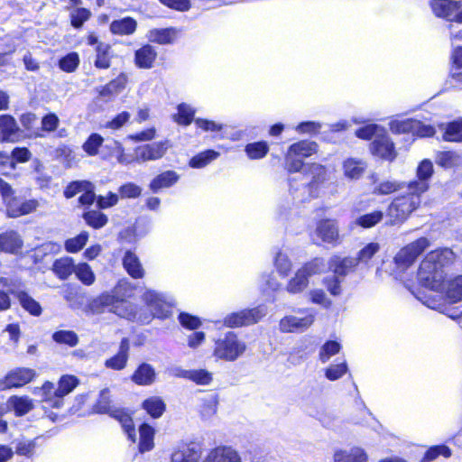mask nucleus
Segmentation results:
<instances>
[{
	"label": "nucleus",
	"mask_w": 462,
	"mask_h": 462,
	"mask_svg": "<svg viewBox=\"0 0 462 462\" xmlns=\"http://www.w3.org/2000/svg\"><path fill=\"white\" fill-rule=\"evenodd\" d=\"M301 316L286 315L279 321V329L282 333H302L315 321L316 312L313 310H300Z\"/></svg>",
	"instance_id": "obj_12"
},
{
	"label": "nucleus",
	"mask_w": 462,
	"mask_h": 462,
	"mask_svg": "<svg viewBox=\"0 0 462 462\" xmlns=\"http://www.w3.org/2000/svg\"><path fill=\"white\" fill-rule=\"evenodd\" d=\"M23 246V241L19 233L14 229H8L0 233V251L17 254Z\"/></svg>",
	"instance_id": "obj_32"
},
{
	"label": "nucleus",
	"mask_w": 462,
	"mask_h": 462,
	"mask_svg": "<svg viewBox=\"0 0 462 462\" xmlns=\"http://www.w3.org/2000/svg\"><path fill=\"white\" fill-rule=\"evenodd\" d=\"M92 16V13L89 8L87 7H75L69 13V22L72 28L75 30H80L86 22H88Z\"/></svg>",
	"instance_id": "obj_64"
},
{
	"label": "nucleus",
	"mask_w": 462,
	"mask_h": 462,
	"mask_svg": "<svg viewBox=\"0 0 462 462\" xmlns=\"http://www.w3.org/2000/svg\"><path fill=\"white\" fill-rule=\"evenodd\" d=\"M175 27L153 28L149 31V40L152 42L168 45L172 44L177 37Z\"/></svg>",
	"instance_id": "obj_45"
},
{
	"label": "nucleus",
	"mask_w": 462,
	"mask_h": 462,
	"mask_svg": "<svg viewBox=\"0 0 462 462\" xmlns=\"http://www.w3.org/2000/svg\"><path fill=\"white\" fill-rule=\"evenodd\" d=\"M180 180V174L173 170L164 171L154 176L149 182V190L158 194L164 189L173 187Z\"/></svg>",
	"instance_id": "obj_27"
},
{
	"label": "nucleus",
	"mask_w": 462,
	"mask_h": 462,
	"mask_svg": "<svg viewBox=\"0 0 462 462\" xmlns=\"http://www.w3.org/2000/svg\"><path fill=\"white\" fill-rule=\"evenodd\" d=\"M246 347V344L238 338L236 332L228 331L223 338L215 341L213 356L226 362H234L244 355Z\"/></svg>",
	"instance_id": "obj_5"
},
{
	"label": "nucleus",
	"mask_w": 462,
	"mask_h": 462,
	"mask_svg": "<svg viewBox=\"0 0 462 462\" xmlns=\"http://www.w3.org/2000/svg\"><path fill=\"white\" fill-rule=\"evenodd\" d=\"M157 56L156 48L150 43H144L134 51V62L138 69H150L154 66Z\"/></svg>",
	"instance_id": "obj_26"
},
{
	"label": "nucleus",
	"mask_w": 462,
	"mask_h": 462,
	"mask_svg": "<svg viewBox=\"0 0 462 462\" xmlns=\"http://www.w3.org/2000/svg\"><path fill=\"white\" fill-rule=\"evenodd\" d=\"M113 415V419L116 420L120 423L127 439L134 443L136 441V433L132 412H130L126 408H119Z\"/></svg>",
	"instance_id": "obj_40"
},
{
	"label": "nucleus",
	"mask_w": 462,
	"mask_h": 462,
	"mask_svg": "<svg viewBox=\"0 0 462 462\" xmlns=\"http://www.w3.org/2000/svg\"><path fill=\"white\" fill-rule=\"evenodd\" d=\"M118 310L116 296L110 291H103L96 297L89 298L85 305L86 313L91 315H98L106 311L117 313Z\"/></svg>",
	"instance_id": "obj_16"
},
{
	"label": "nucleus",
	"mask_w": 462,
	"mask_h": 462,
	"mask_svg": "<svg viewBox=\"0 0 462 462\" xmlns=\"http://www.w3.org/2000/svg\"><path fill=\"white\" fill-rule=\"evenodd\" d=\"M388 125L390 131L394 134H411L412 142L416 138L432 137L437 134L435 126L430 124H424L420 120L412 117L392 119Z\"/></svg>",
	"instance_id": "obj_6"
},
{
	"label": "nucleus",
	"mask_w": 462,
	"mask_h": 462,
	"mask_svg": "<svg viewBox=\"0 0 462 462\" xmlns=\"http://www.w3.org/2000/svg\"><path fill=\"white\" fill-rule=\"evenodd\" d=\"M202 462H242V458L232 447L221 445L210 449Z\"/></svg>",
	"instance_id": "obj_30"
},
{
	"label": "nucleus",
	"mask_w": 462,
	"mask_h": 462,
	"mask_svg": "<svg viewBox=\"0 0 462 462\" xmlns=\"http://www.w3.org/2000/svg\"><path fill=\"white\" fill-rule=\"evenodd\" d=\"M342 349L341 342L337 338L329 337L319 348V358L321 363H327L332 356L338 354Z\"/></svg>",
	"instance_id": "obj_57"
},
{
	"label": "nucleus",
	"mask_w": 462,
	"mask_h": 462,
	"mask_svg": "<svg viewBox=\"0 0 462 462\" xmlns=\"http://www.w3.org/2000/svg\"><path fill=\"white\" fill-rule=\"evenodd\" d=\"M143 301L155 314L156 319L165 320L172 315L176 301L172 295L152 289H146L142 295Z\"/></svg>",
	"instance_id": "obj_7"
},
{
	"label": "nucleus",
	"mask_w": 462,
	"mask_h": 462,
	"mask_svg": "<svg viewBox=\"0 0 462 462\" xmlns=\"http://www.w3.org/2000/svg\"><path fill=\"white\" fill-rule=\"evenodd\" d=\"M37 376L36 370L30 367L19 366L11 369L0 379V392L23 387L33 382Z\"/></svg>",
	"instance_id": "obj_10"
},
{
	"label": "nucleus",
	"mask_w": 462,
	"mask_h": 462,
	"mask_svg": "<svg viewBox=\"0 0 462 462\" xmlns=\"http://www.w3.org/2000/svg\"><path fill=\"white\" fill-rule=\"evenodd\" d=\"M450 64L449 79L445 82V90L454 87L453 81L462 84V46L453 48Z\"/></svg>",
	"instance_id": "obj_33"
},
{
	"label": "nucleus",
	"mask_w": 462,
	"mask_h": 462,
	"mask_svg": "<svg viewBox=\"0 0 462 462\" xmlns=\"http://www.w3.org/2000/svg\"><path fill=\"white\" fill-rule=\"evenodd\" d=\"M130 339L124 337L119 343L117 352L105 360V366L115 371H121L127 365L130 352Z\"/></svg>",
	"instance_id": "obj_25"
},
{
	"label": "nucleus",
	"mask_w": 462,
	"mask_h": 462,
	"mask_svg": "<svg viewBox=\"0 0 462 462\" xmlns=\"http://www.w3.org/2000/svg\"><path fill=\"white\" fill-rule=\"evenodd\" d=\"M88 239L89 233L86 230H82L75 236L64 241V249L69 254L79 253L85 247Z\"/></svg>",
	"instance_id": "obj_61"
},
{
	"label": "nucleus",
	"mask_w": 462,
	"mask_h": 462,
	"mask_svg": "<svg viewBox=\"0 0 462 462\" xmlns=\"http://www.w3.org/2000/svg\"><path fill=\"white\" fill-rule=\"evenodd\" d=\"M142 287L140 282H132L127 278L120 279L114 286L110 292L116 296V303L119 307H123L129 299L135 296V291Z\"/></svg>",
	"instance_id": "obj_23"
},
{
	"label": "nucleus",
	"mask_w": 462,
	"mask_h": 462,
	"mask_svg": "<svg viewBox=\"0 0 462 462\" xmlns=\"http://www.w3.org/2000/svg\"><path fill=\"white\" fill-rule=\"evenodd\" d=\"M80 63V57L77 51H69L58 58L56 66L63 72L72 73L77 70Z\"/></svg>",
	"instance_id": "obj_54"
},
{
	"label": "nucleus",
	"mask_w": 462,
	"mask_h": 462,
	"mask_svg": "<svg viewBox=\"0 0 462 462\" xmlns=\"http://www.w3.org/2000/svg\"><path fill=\"white\" fill-rule=\"evenodd\" d=\"M307 277L310 278L317 274L328 272V261L323 257H314L303 263L300 268Z\"/></svg>",
	"instance_id": "obj_58"
},
{
	"label": "nucleus",
	"mask_w": 462,
	"mask_h": 462,
	"mask_svg": "<svg viewBox=\"0 0 462 462\" xmlns=\"http://www.w3.org/2000/svg\"><path fill=\"white\" fill-rule=\"evenodd\" d=\"M366 169V163L358 158H347L343 162L344 175L348 180H358Z\"/></svg>",
	"instance_id": "obj_46"
},
{
	"label": "nucleus",
	"mask_w": 462,
	"mask_h": 462,
	"mask_svg": "<svg viewBox=\"0 0 462 462\" xmlns=\"http://www.w3.org/2000/svg\"><path fill=\"white\" fill-rule=\"evenodd\" d=\"M157 375L158 374L152 365L142 361L130 375V380L139 386H150L155 383Z\"/></svg>",
	"instance_id": "obj_24"
},
{
	"label": "nucleus",
	"mask_w": 462,
	"mask_h": 462,
	"mask_svg": "<svg viewBox=\"0 0 462 462\" xmlns=\"http://www.w3.org/2000/svg\"><path fill=\"white\" fill-rule=\"evenodd\" d=\"M420 196L409 191L407 195L395 198L387 208L386 215L390 220L386 225L394 226L404 222L420 206Z\"/></svg>",
	"instance_id": "obj_4"
},
{
	"label": "nucleus",
	"mask_w": 462,
	"mask_h": 462,
	"mask_svg": "<svg viewBox=\"0 0 462 462\" xmlns=\"http://www.w3.org/2000/svg\"><path fill=\"white\" fill-rule=\"evenodd\" d=\"M455 259L449 248H439L426 255L420 263L417 278L422 287L440 292L446 300L457 303L462 300V274L448 278L445 268Z\"/></svg>",
	"instance_id": "obj_2"
},
{
	"label": "nucleus",
	"mask_w": 462,
	"mask_h": 462,
	"mask_svg": "<svg viewBox=\"0 0 462 462\" xmlns=\"http://www.w3.org/2000/svg\"><path fill=\"white\" fill-rule=\"evenodd\" d=\"M310 283V278L300 270H297L294 276L290 279L286 286L289 293L296 294L303 291Z\"/></svg>",
	"instance_id": "obj_62"
},
{
	"label": "nucleus",
	"mask_w": 462,
	"mask_h": 462,
	"mask_svg": "<svg viewBox=\"0 0 462 462\" xmlns=\"http://www.w3.org/2000/svg\"><path fill=\"white\" fill-rule=\"evenodd\" d=\"M137 28V21L132 16H124L122 18L114 19L109 23V32L113 35L128 36L135 32Z\"/></svg>",
	"instance_id": "obj_38"
},
{
	"label": "nucleus",
	"mask_w": 462,
	"mask_h": 462,
	"mask_svg": "<svg viewBox=\"0 0 462 462\" xmlns=\"http://www.w3.org/2000/svg\"><path fill=\"white\" fill-rule=\"evenodd\" d=\"M220 156V152L215 149L208 148L189 160V166L192 169H202Z\"/></svg>",
	"instance_id": "obj_48"
},
{
	"label": "nucleus",
	"mask_w": 462,
	"mask_h": 462,
	"mask_svg": "<svg viewBox=\"0 0 462 462\" xmlns=\"http://www.w3.org/2000/svg\"><path fill=\"white\" fill-rule=\"evenodd\" d=\"M436 163L444 169L457 167L462 164V153L451 150L439 152L436 156Z\"/></svg>",
	"instance_id": "obj_52"
},
{
	"label": "nucleus",
	"mask_w": 462,
	"mask_h": 462,
	"mask_svg": "<svg viewBox=\"0 0 462 462\" xmlns=\"http://www.w3.org/2000/svg\"><path fill=\"white\" fill-rule=\"evenodd\" d=\"M417 260L418 258L411 252L410 248L405 245L394 256L393 262L396 268L400 272L404 273L413 265Z\"/></svg>",
	"instance_id": "obj_60"
},
{
	"label": "nucleus",
	"mask_w": 462,
	"mask_h": 462,
	"mask_svg": "<svg viewBox=\"0 0 462 462\" xmlns=\"http://www.w3.org/2000/svg\"><path fill=\"white\" fill-rule=\"evenodd\" d=\"M88 198L103 210L114 208L118 204L120 200L117 192H114L111 190L108 191L106 195L97 194L96 186L93 189L91 196Z\"/></svg>",
	"instance_id": "obj_49"
},
{
	"label": "nucleus",
	"mask_w": 462,
	"mask_h": 462,
	"mask_svg": "<svg viewBox=\"0 0 462 462\" xmlns=\"http://www.w3.org/2000/svg\"><path fill=\"white\" fill-rule=\"evenodd\" d=\"M270 151L269 143L265 140H259L248 143L244 149L250 160H260L264 158Z\"/></svg>",
	"instance_id": "obj_53"
},
{
	"label": "nucleus",
	"mask_w": 462,
	"mask_h": 462,
	"mask_svg": "<svg viewBox=\"0 0 462 462\" xmlns=\"http://www.w3.org/2000/svg\"><path fill=\"white\" fill-rule=\"evenodd\" d=\"M0 196L5 207L7 217L16 218L34 212L39 203L35 199L16 195L13 186L0 177Z\"/></svg>",
	"instance_id": "obj_3"
},
{
	"label": "nucleus",
	"mask_w": 462,
	"mask_h": 462,
	"mask_svg": "<svg viewBox=\"0 0 462 462\" xmlns=\"http://www.w3.org/2000/svg\"><path fill=\"white\" fill-rule=\"evenodd\" d=\"M15 299L20 306L33 317H39L42 313V307L39 301L33 299L29 292L23 289L21 291H15Z\"/></svg>",
	"instance_id": "obj_44"
},
{
	"label": "nucleus",
	"mask_w": 462,
	"mask_h": 462,
	"mask_svg": "<svg viewBox=\"0 0 462 462\" xmlns=\"http://www.w3.org/2000/svg\"><path fill=\"white\" fill-rule=\"evenodd\" d=\"M386 128L378 124H367L358 127L355 131V135L362 140L369 141L372 143V140H374L382 134V131Z\"/></svg>",
	"instance_id": "obj_63"
},
{
	"label": "nucleus",
	"mask_w": 462,
	"mask_h": 462,
	"mask_svg": "<svg viewBox=\"0 0 462 462\" xmlns=\"http://www.w3.org/2000/svg\"><path fill=\"white\" fill-rule=\"evenodd\" d=\"M177 112L171 115V119L178 125L187 127L192 123L195 124L197 110L189 104L181 102L176 106Z\"/></svg>",
	"instance_id": "obj_41"
},
{
	"label": "nucleus",
	"mask_w": 462,
	"mask_h": 462,
	"mask_svg": "<svg viewBox=\"0 0 462 462\" xmlns=\"http://www.w3.org/2000/svg\"><path fill=\"white\" fill-rule=\"evenodd\" d=\"M267 314V306L263 303L253 308H245L227 314L223 319L226 328H236L259 322Z\"/></svg>",
	"instance_id": "obj_8"
},
{
	"label": "nucleus",
	"mask_w": 462,
	"mask_h": 462,
	"mask_svg": "<svg viewBox=\"0 0 462 462\" xmlns=\"http://www.w3.org/2000/svg\"><path fill=\"white\" fill-rule=\"evenodd\" d=\"M78 208L81 209L79 217L88 227L99 230L108 224V216L88 198H81Z\"/></svg>",
	"instance_id": "obj_9"
},
{
	"label": "nucleus",
	"mask_w": 462,
	"mask_h": 462,
	"mask_svg": "<svg viewBox=\"0 0 462 462\" xmlns=\"http://www.w3.org/2000/svg\"><path fill=\"white\" fill-rule=\"evenodd\" d=\"M86 44L95 51L93 65L97 69H107L111 67L112 47L100 40L96 32H88L85 37Z\"/></svg>",
	"instance_id": "obj_11"
},
{
	"label": "nucleus",
	"mask_w": 462,
	"mask_h": 462,
	"mask_svg": "<svg viewBox=\"0 0 462 462\" xmlns=\"http://www.w3.org/2000/svg\"><path fill=\"white\" fill-rule=\"evenodd\" d=\"M79 383V378L74 374H62L58 381V387L50 397L51 407L60 409L63 405L65 396L72 393Z\"/></svg>",
	"instance_id": "obj_17"
},
{
	"label": "nucleus",
	"mask_w": 462,
	"mask_h": 462,
	"mask_svg": "<svg viewBox=\"0 0 462 462\" xmlns=\"http://www.w3.org/2000/svg\"><path fill=\"white\" fill-rule=\"evenodd\" d=\"M182 449L191 458L189 462H199L205 449L204 439L202 437H193L183 444Z\"/></svg>",
	"instance_id": "obj_51"
},
{
	"label": "nucleus",
	"mask_w": 462,
	"mask_h": 462,
	"mask_svg": "<svg viewBox=\"0 0 462 462\" xmlns=\"http://www.w3.org/2000/svg\"><path fill=\"white\" fill-rule=\"evenodd\" d=\"M451 456L452 449L447 445V443H439L429 447L419 462H433L439 457L448 458Z\"/></svg>",
	"instance_id": "obj_50"
},
{
	"label": "nucleus",
	"mask_w": 462,
	"mask_h": 462,
	"mask_svg": "<svg viewBox=\"0 0 462 462\" xmlns=\"http://www.w3.org/2000/svg\"><path fill=\"white\" fill-rule=\"evenodd\" d=\"M141 407L152 419H159L166 411V403L160 396H151L142 402Z\"/></svg>",
	"instance_id": "obj_47"
},
{
	"label": "nucleus",
	"mask_w": 462,
	"mask_h": 462,
	"mask_svg": "<svg viewBox=\"0 0 462 462\" xmlns=\"http://www.w3.org/2000/svg\"><path fill=\"white\" fill-rule=\"evenodd\" d=\"M60 125V119L55 112H48L41 118V125L34 130V138H46L54 134Z\"/></svg>",
	"instance_id": "obj_36"
},
{
	"label": "nucleus",
	"mask_w": 462,
	"mask_h": 462,
	"mask_svg": "<svg viewBox=\"0 0 462 462\" xmlns=\"http://www.w3.org/2000/svg\"><path fill=\"white\" fill-rule=\"evenodd\" d=\"M25 134L15 117L11 114L0 115V138L2 143H18Z\"/></svg>",
	"instance_id": "obj_18"
},
{
	"label": "nucleus",
	"mask_w": 462,
	"mask_h": 462,
	"mask_svg": "<svg viewBox=\"0 0 462 462\" xmlns=\"http://www.w3.org/2000/svg\"><path fill=\"white\" fill-rule=\"evenodd\" d=\"M434 173V166L430 159H423L418 164L416 177L408 183V189L419 195L430 189V182Z\"/></svg>",
	"instance_id": "obj_15"
},
{
	"label": "nucleus",
	"mask_w": 462,
	"mask_h": 462,
	"mask_svg": "<svg viewBox=\"0 0 462 462\" xmlns=\"http://www.w3.org/2000/svg\"><path fill=\"white\" fill-rule=\"evenodd\" d=\"M435 16L448 22L462 23V2L457 0H430Z\"/></svg>",
	"instance_id": "obj_13"
},
{
	"label": "nucleus",
	"mask_w": 462,
	"mask_h": 462,
	"mask_svg": "<svg viewBox=\"0 0 462 462\" xmlns=\"http://www.w3.org/2000/svg\"><path fill=\"white\" fill-rule=\"evenodd\" d=\"M76 266L77 264L72 257L63 256L54 260L51 271L60 280L65 281L74 273Z\"/></svg>",
	"instance_id": "obj_43"
},
{
	"label": "nucleus",
	"mask_w": 462,
	"mask_h": 462,
	"mask_svg": "<svg viewBox=\"0 0 462 462\" xmlns=\"http://www.w3.org/2000/svg\"><path fill=\"white\" fill-rule=\"evenodd\" d=\"M357 269V263L351 256H340L333 254L328 260V272L332 273L333 275H337L344 280L349 273H355Z\"/></svg>",
	"instance_id": "obj_21"
},
{
	"label": "nucleus",
	"mask_w": 462,
	"mask_h": 462,
	"mask_svg": "<svg viewBox=\"0 0 462 462\" xmlns=\"http://www.w3.org/2000/svg\"><path fill=\"white\" fill-rule=\"evenodd\" d=\"M385 213L382 209H375L368 213L359 215L354 221L356 226L367 229L379 224Z\"/></svg>",
	"instance_id": "obj_56"
},
{
	"label": "nucleus",
	"mask_w": 462,
	"mask_h": 462,
	"mask_svg": "<svg viewBox=\"0 0 462 462\" xmlns=\"http://www.w3.org/2000/svg\"><path fill=\"white\" fill-rule=\"evenodd\" d=\"M95 187V183L89 180H75L69 181L63 189V195L67 199L74 198L77 194L81 193L78 199V207L80 199L83 197H90Z\"/></svg>",
	"instance_id": "obj_29"
},
{
	"label": "nucleus",
	"mask_w": 462,
	"mask_h": 462,
	"mask_svg": "<svg viewBox=\"0 0 462 462\" xmlns=\"http://www.w3.org/2000/svg\"><path fill=\"white\" fill-rule=\"evenodd\" d=\"M51 339L58 345H65L69 347L76 346L79 338L74 330L70 329H57L51 334Z\"/></svg>",
	"instance_id": "obj_59"
},
{
	"label": "nucleus",
	"mask_w": 462,
	"mask_h": 462,
	"mask_svg": "<svg viewBox=\"0 0 462 462\" xmlns=\"http://www.w3.org/2000/svg\"><path fill=\"white\" fill-rule=\"evenodd\" d=\"M42 436H37L32 439H26L24 438L21 439H15L12 441L14 445V453L19 456H23L27 458H30L35 453V448L37 447V441L40 439Z\"/></svg>",
	"instance_id": "obj_55"
},
{
	"label": "nucleus",
	"mask_w": 462,
	"mask_h": 462,
	"mask_svg": "<svg viewBox=\"0 0 462 462\" xmlns=\"http://www.w3.org/2000/svg\"><path fill=\"white\" fill-rule=\"evenodd\" d=\"M369 151L371 154L383 161L393 162L398 156L395 143L389 135L387 130L382 131L372 143H369Z\"/></svg>",
	"instance_id": "obj_14"
},
{
	"label": "nucleus",
	"mask_w": 462,
	"mask_h": 462,
	"mask_svg": "<svg viewBox=\"0 0 462 462\" xmlns=\"http://www.w3.org/2000/svg\"><path fill=\"white\" fill-rule=\"evenodd\" d=\"M438 129L441 134V140L445 142L462 143V117L440 123Z\"/></svg>",
	"instance_id": "obj_34"
},
{
	"label": "nucleus",
	"mask_w": 462,
	"mask_h": 462,
	"mask_svg": "<svg viewBox=\"0 0 462 462\" xmlns=\"http://www.w3.org/2000/svg\"><path fill=\"white\" fill-rule=\"evenodd\" d=\"M152 227V220L149 216H139L135 222L120 232V236L129 243H135L137 240L147 236Z\"/></svg>",
	"instance_id": "obj_20"
},
{
	"label": "nucleus",
	"mask_w": 462,
	"mask_h": 462,
	"mask_svg": "<svg viewBox=\"0 0 462 462\" xmlns=\"http://www.w3.org/2000/svg\"><path fill=\"white\" fill-rule=\"evenodd\" d=\"M139 442L138 450L140 453L151 451L154 448V437L156 430L150 423L143 421L138 427Z\"/></svg>",
	"instance_id": "obj_42"
},
{
	"label": "nucleus",
	"mask_w": 462,
	"mask_h": 462,
	"mask_svg": "<svg viewBox=\"0 0 462 462\" xmlns=\"http://www.w3.org/2000/svg\"><path fill=\"white\" fill-rule=\"evenodd\" d=\"M170 146V141L167 139L137 146L134 150L135 160L138 162H144L161 159Z\"/></svg>",
	"instance_id": "obj_19"
},
{
	"label": "nucleus",
	"mask_w": 462,
	"mask_h": 462,
	"mask_svg": "<svg viewBox=\"0 0 462 462\" xmlns=\"http://www.w3.org/2000/svg\"><path fill=\"white\" fill-rule=\"evenodd\" d=\"M119 408H116L112 405L110 390L108 388H103L99 391L97 398L88 414H106L114 418L113 414H115L116 411Z\"/></svg>",
	"instance_id": "obj_35"
},
{
	"label": "nucleus",
	"mask_w": 462,
	"mask_h": 462,
	"mask_svg": "<svg viewBox=\"0 0 462 462\" xmlns=\"http://www.w3.org/2000/svg\"><path fill=\"white\" fill-rule=\"evenodd\" d=\"M6 412L11 411L16 417H23L29 413L34 408V402L28 395L10 396L5 403Z\"/></svg>",
	"instance_id": "obj_28"
},
{
	"label": "nucleus",
	"mask_w": 462,
	"mask_h": 462,
	"mask_svg": "<svg viewBox=\"0 0 462 462\" xmlns=\"http://www.w3.org/2000/svg\"><path fill=\"white\" fill-rule=\"evenodd\" d=\"M368 454L365 448L355 446L349 450L337 449L333 455V462H368Z\"/></svg>",
	"instance_id": "obj_37"
},
{
	"label": "nucleus",
	"mask_w": 462,
	"mask_h": 462,
	"mask_svg": "<svg viewBox=\"0 0 462 462\" xmlns=\"http://www.w3.org/2000/svg\"><path fill=\"white\" fill-rule=\"evenodd\" d=\"M171 375L177 378H182L195 383L198 385H208L213 375L206 368L184 369L180 366H174L171 370Z\"/></svg>",
	"instance_id": "obj_22"
},
{
	"label": "nucleus",
	"mask_w": 462,
	"mask_h": 462,
	"mask_svg": "<svg viewBox=\"0 0 462 462\" xmlns=\"http://www.w3.org/2000/svg\"><path fill=\"white\" fill-rule=\"evenodd\" d=\"M319 145L310 140H300L288 146L284 155L285 169L289 173H300L299 180L290 178L289 191L293 203H304L319 197L328 180V169L317 162H305V159L318 152Z\"/></svg>",
	"instance_id": "obj_1"
},
{
	"label": "nucleus",
	"mask_w": 462,
	"mask_h": 462,
	"mask_svg": "<svg viewBox=\"0 0 462 462\" xmlns=\"http://www.w3.org/2000/svg\"><path fill=\"white\" fill-rule=\"evenodd\" d=\"M315 233L325 243L337 244L339 240L338 226L334 219H320L317 223Z\"/></svg>",
	"instance_id": "obj_31"
},
{
	"label": "nucleus",
	"mask_w": 462,
	"mask_h": 462,
	"mask_svg": "<svg viewBox=\"0 0 462 462\" xmlns=\"http://www.w3.org/2000/svg\"><path fill=\"white\" fill-rule=\"evenodd\" d=\"M122 264L125 272L134 279H140L144 275V269L140 262L139 257L132 249L125 250Z\"/></svg>",
	"instance_id": "obj_39"
}]
</instances>
